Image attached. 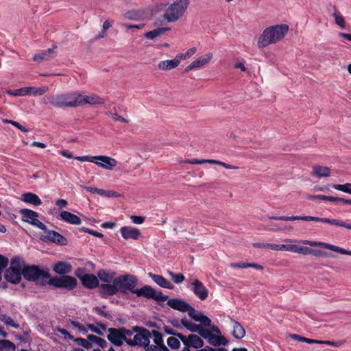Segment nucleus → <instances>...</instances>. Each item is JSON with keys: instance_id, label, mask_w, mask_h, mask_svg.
<instances>
[{"instance_id": "25", "label": "nucleus", "mask_w": 351, "mask_h": 351, "mask_svg": "<svg viewBox=\"0 0 351 351\" xmlns=\"http://www.w3.org/2000/svg\"><path fill=\"white\" fill-rule=\"evenodd\" d=\"M22 276V271H15L8 268L4 274V278L9 282L18 284L21 282Z\"/></svg>"}, {"instance_id": "46", "label": "nucleus", "mask_w": 351, "mask_h": 351, "mask_svg": "<svg viewBox=\"0 0 351 351\" xmlns=\"http://www.w3.org/2000/svg\"><path fill=\"white\" fill-rule=\"evenodd\" d=\"M333 188L336 190L351 194V183H346L344 184H334Z\"/></svg>"}, {"instance_id": "6", "label": "nucleus", "mask_w": 351, "mask_h": 351, "mask_svg": "<svg viewBox=\"0 0 351 351\" xmlns=\"http://www.w3.org/2000/svg\"><path fill=\"white\" fill-rule=\"evenodd\" d=\"M269 219H272V220H280V221L303 220V221H307L322 222V223H328V224L333 225V226L346 228L348 229L351 230V224L347 223L343 221H340V220H337L335 219L321 218V217H312V216H292V217L271 216V217H269Z\"/></svg>"}, {"instance_id": "56", "label": "nucleus", "mask_w": 351, "mask_h": 351, "mask_svg": "<svg viewBox=\"0 0 351 351\" xmlns=\"http://www.w3.org/2000/svg\"><path fill=\"white\" fill-rule=\"evenodd\" d=\"M130 219L134 223L141 224L144 222L145 217L141 216L131 215Z\"/></svg>"}, {"instance_id": "41", "label": "nucleus", "mask_w": 351, "mask_h": 351, "mask_svg": "<svg viewBox=\"0 0 351 351\" xmlns=\"http://www.w3.org/2000/svg\"><path fill=\"white\" fill-rule=\"evenodd\" d=\"M180 339L176 337H170L167 339V345L172 349H178L180 347Z\"/></svg>"}, {"instance_id": "12", "label": "nucleus", "mask_w": 351, "mask_h": 351, "mask_svg": "<svg viewBox=\"0 0 351 351\" xmlns=\"http://www.w3.org/2000/svg\"><path fill=\"white\" fill-rule=\"evenodd\" d=\"M134 331L136 334L134 336L132 340L127 341V344L132 346H139L144 347L146 344L149 343L151 332L149 330L136 326L134 327Z\"/></svg>"}, {"instance_id": "53", "label": "nucleus", "mask_w": 351, "mask_h": 351, "mask_svg": "<svg viewBox=\"0 0 351 351\" xmlns=\"http://www.w3.org/2000/svg\"><path fill=\"white\" fill-rule=\"evenodd\" d=\"M333 16L335 17V23L338 25H339L341 28H344L345 27V21H344L343 18L341 16L337 14V13H334Z\"/></svg>"}, {"instance_id": "42", "label": "nucleus", "mask_w": 351, "mask_h": 351, "mask_svg": "<svg viewBox=\"0 0 351 351\" xmlns=\"http://www.w3.org/2000/svg\"><path fill=\"white\" fill-rule=\"evenodd\" d=\"M167 273L171 276V280L176 284L182 283L184 280V276L182 274H175L171 271H168Z\"/></svg>"}, {"instance_id": "24", "label": "nucleus", "mask_w": 351, "mask_h": 351, "mask_svg": "<svg viewBox=\"0 0 351 351\" xmlns=\"http://www.w3.org/2000/svg\"><path fill=\"white\" fill-rule=\"evenodd\" d=\"M148 275L160 287L169 289H173L174 288L173 285L162 276L154 274L151 272H149Z\"/></svg>"}, {"instance_id": "43", "label": "nucleus", "mask_w": 351, "mask_h": 351, "mask_svg": "<svg viewBox=\"0 0 351 351\" xmlns=\"http://www.w3.org/2000/svg\"><path fill=\"white\" fill-rule=\"evenodd\" d=\"M7 93L12 96H25L28 94L26 87L15 90H8Z\"/></svg>"}, {"instance_id": "19", "label": "nucleus", "mask_w": 351, "mask_h": 351, "mask_svg": "<svg viewBox=\"0 0 351 351\" xmlns=\"http://www.w3.org/2000/svg\"><path fill=\"white\" fill-rule=\"evenodd\" d=\"M192 291L202 301L205 300L208 296V291L204 284L198 279H195L191 282Z\"/></svg>"}, {"instance_id": "58", "label": "nucleus", "mask_w": 351, "mask_h": 351, "mask_svg": "<svg viewBox=\"0 0 351 351\" xmlns=\"http://www.w3.org/2000/svg\"><path fill=\"white\" fill-rule=\"evenodd\" d=\"M95 312L97 314H99V315H101V316H103V317H106L107 319H111V315L109 313H108V312L102 311L101 309V308L95 307Z\"/></svg>"}, {"instance_id": "47", "label": "nucleus", "mask_w": 351, "mask_h": 351, "mask_svg": "<svg viewBox=\"0 0 351 351\" xmlns=\"http://www.w3.org/2000/svg\"><path fill=\"white\" fill-rule=\"evenodd\" d=\"M124 16L126 19H130V20H138L140 19L141 14L138 11L132 10L126 12L124 14Z\"/></svg>"}, {"instance_id": "17", "label": "nucleus", "mask_w": 351, "mask_h": 351, "mask_svg": "<svg viewBox=\"0 0 351 351\" xmlns=\"http://www.w3.org/2000/svg\"><path fill=\"white\" fill-rule=\"evenodd\" d=\"M178 338L183 343V344L187 347L193 348L195 349L201 348L204 346V341L202 339L200 336L195 334H191L186 337L183 335H180Z\"/></svg>"}, {"instance_id": "23", "label": "nucleus", "mask_w": 351, "mask_h": 351, "mask_svg": "<svg viewBox=\"0 0 351 351\" xmlns=\"http://www.w3.org/2000/svg\"><path fill=\"white\" fill-rule=\"evenodd\" d=\"M120 232L125 239H138L140 231L138 228L131 226H123L120 229Z\"/></svg>"}, {"instance_id": "4", "label": "nucleus", "mask_w": 351, "mask_h": 351, "mask_svg": "<svg viewBox=\"0 0 351 351\" xmlns=\"http://www.w3.org/2000/svg\"><path fill=\"white\" fill-rule=\"evenodd\" d=\"M45 104H51L57 108L77 106V93L50 95L43 98Z\"/></svg>"}, {"instance_id": "31", "label": "nucleus", "mask_w": 351, "mask_h": 351, "mask_svg": "<svg viewBox=\"0 0 351 351\" xmlns=\"http://www.w3.org/2000/svg\"><path fill=\"white\" fill-rule=\"evenodd\" d=\"M311 174L317 178L328 177L331 174V169L327 167L315 165L313 168Z\"/></svg>"}, {"instance_id": "57", "label": "nucleus", "mask_w": 351, "mask_h": 351, "mask_svg": "<svg viewBox=\"0 0 351 351\" xmlns=\"http://www.w3.org/2000/svg\"><path fill=\"white\" fill-rule=\"evenodd\" d=\"M87 326L93 332H95V333H96V334H97L98 335H100V336H103L104 335L103 332L99 328L96 327L95 325L89 324L87 325Z\"/></svg>"}, {"instance_id": "44", "label": "nucleus", "mask_w": 351, "mask_h": 351, "mask_svg": "<svg viewBox=\"0 0 351 351\" xmlns=\"http://www.w3.org/2000/svg\"><path fill=\"white\" fill-rule=\"evenodd\" d=\"M307 199L310 200H314V199H319V200H328L330 202H334V197L333 196H327L324 195H310L307 196Z\"/></svg>"}, {"instance_id": "37", "label": "nucleus", "mask_w": 351, "mask_h": 351, "mask_svg": "<svg viewBox=\"0 0 351 351\" xmlns=\"http://www.w3.org/2000/svg\"><path fill=\"white\" fill-rule=\"evenodd\" d=\"M26 90L28 92L27 95H33L34 96H40V95L45 94V93H47L49 90V88L47 86H43L40 88H36L34 86H31V87H26Z\"/></svg>"}, {"instance_id": "14", "label": "nucleus", "mask_w": 351, "mask_h": 351, "mask_svg": "<svg viewBox=\"0 0 351 351\" xmlns=\"http://www.w3.org/2000/svg\"><path fill=\"white\" fill-rule=\"evenodd\" d=\"M20 213L22 215V221L36 226L42 230H47V226L43 222L37 219V217H38V213L37 212L30 209L24 208L20 210Z\"/></svg>"}, {"instance_id": "39", "label": "nucleus", "mask_w": 351, "mask_h": 351, "mask_svg": "<svg viewBox=\"0 0 351 351\" xmlns=\"http://www.w3.org/2000/svg\"><path fill=\"white\" fill-rule=\"evenodd\" d=\"M0 319L3 322H4L7 325L11 326L12 327L16 329L19 328V324H16L10 316L5 314L1 315Z\"/></svg>"}, {"instance_id": "33", "label": "nucleus", "mask_w": 351, "mask_h": 351, "mask_svg": "<svg viewBox=\"0 0 351 351\" xmlns=\"http://www.w3.org/2000/svg\"><path fill=\"white\" fill-rule=\"evenodd\" d=\"M115 272L101 269L97 271L98 278L106 283L113 282V280L115 278Z\"/></svg>"}, {"instance_id": "15", "label": "nucleus", "mask_w": 351, "mask_h": 351, "mask_svg": "<svg viewBox=\"0 0 351 351\" xmlns=\"http://www.w3.org/2000/svg\"><path fill=\"white\" fill-rule=\"evenodd\" d=\"M300 243H302L303 244L308 245L311 247H321L325 249L330 250L333 252H336L342 254H347L351 256V251L345 250L343 248H341L339 246L332 245L330 243L321 242V241H308V240H301L300 241Z\"/></svg>"}, {"instance_id": "16", "label": "nucleus", "mask_w": 351, "mask_h": 351, "mask_svg": "<svg viewBox=\"0 0 351 351\" xmlns=\"http://www.w3.org/2000/svg\"><path fill=\"white\" fill-rule=\"evenodd\" d=\"M45 235H42L41 240L44 242H52L59 245H66L68 241L66 237L55 230H47Z\"/></svg>"}, {"instance_id": "35", "label": "nucleus", "mask_w": 351, "mask_h": 351, "mask_svg": "<svg viewBox=\"0 0 351 351\" xmlns=\"http://www.w3.org/2000/svg\"><path fill=\"white\" fill-rule=\"evenodd\" d=\"M170 30L169 27H158L145 34V37L148 39H154L163 35L167 31Z\"/></svg>"}, {"instance_id": "36", "label": "nucleus", "mask_w": 351, "mask_h": 351, "mask_svg": "<svg viewBox=\"0 0 351 351\" xmlns=\"http://www.w3.org/2000/svg\"><path fill=\"white\" fill-rule=\"evenodd\" d=\"M24 265L23 261L19 257L16 256L11 259L10 266L8 269L23 271Z\"/></svg>"}, {"instance_id": "62", "label": "nucleus", "mask_w": 351, "mask_h": 351, "mask_svg": "<svg viewBox=\"0 0 351 351\" xmlns=\"http://www.w3.org/2000/svg\"><path fill=\"white\" fill-rule=\"evenodd\" d=\"M300 341L306 342V343H309V344H313V343H318V344H319V343H320L319 340L308 339V338H306V337H301Z\"/></svg>"}, {"instance_id": "59", "label": "nucleus", "mask_w": 351, "mask_h": 351, "mask_svg": "<svg viewBox=\"0 0 351 351\" xmlns=\"http://www.w3.org/2000/svg\"><path fill=\"white\" fill-rule=\"evenodd\" d=\"M144 348L145 351H161V348L157 345H150L149 343L146 344Z\"/></svg>"}, {"instance_id": "10", "label": "nucleus", "mask_w": 351, "mask_h": 351, "mask_svg": "<svg viewBox=\"0 0 351 351\" xmlns=\"http://www.w3.org/2000/svg\"><path fill=\"white\" fill-rule=\"evenodd\" d=\"M86 271L84 267H78L75 270L74 274L85 288L93 289L99 287V282L97 276L92 274H87Z\"/></svg>"}, {"instance_id": "55", "label": "nucleus", "mask_w": 351, "mask_h": 351, "mask_svg": "<svg viewBox=\"0 0 351 351\" xmlns=\"http://www.w3.org/2000/svg\"><path fill=\"white\" fill-rule=\"evenodd\" d=\"M56 330L61 335H64L65 338L73 339V336H72L66 329L58 327L56 328Z\"/></svg>"}, {"instance_id": "1", "label": "nucleus", "mask_w": 351, "mask_h": 351, "mask_svg": "<svg viewBox=\"0 0 351 351\" xmlns=\"http://www.w3.org/2000/svg\"><path fill=\"white\" fill-rule=\"evenodd\" d=\"M289 26L286 24L276 25L266 28L258 40L259 48H264L282 38L288 32Z\"/></svg>"}, {"instance_id": "63", "label": "nucleus", "mask_w": 351, "mask_h": 351, "mask_svg": "<svg viewBox=\"0 0 351 351\" xmlns=\"http://www.w3.org/2000/svg\"><path fill=\"white\" fill-rule=\"evenodd\" d=\"M12 125L19 129L21 131L23 132H29V130L22 125H21L19 122L14 121L13 123H12Z\"/></svg>"}, {"instance_id": "8", "label": "nucleus", "mask_w": 351, "mask_h": 351, "mask_svg": "<svg viewBox=\"0 0 351 351\" xmlns=\"http://www.w3.org/2000/svg\"><path fill=\"white\" fill-rule=\"evenodd\" d=\"M75 159L81 162L88 161L93 162L99 167L108 170H112L117 165V161L114 158L103 155L96 156H76Z\"/></svg>"}, {"instance_id": "45", "label": "nucleus", "mask_w": 351, "mask_h": 351, "mask_svg": "<svg viewBox=\"0 0 351 351\" xmlns=\"http://www.w3.org/2000/svg\"><path fill=\"white\" fill-rule=\"evenodd\" d=\"M12 349L13 351L15 350L16 346L14 343L10 340L3 339L0 340V350L3 349Z\"/></svg>"}, {"instance_id": "54", "label": "nucleus", "mask_w": 351, "mask_h": 351, "mask_svg": "<svg viewBox=\"0 0 351 351\" xmlns=\"http://www.w3.org/2000/svg\"><path fill=\"white\" fill-rule=\"evenodd\" d=\"M310 250H311V247L298 245L296 253H298V254H300L302 255H310Z\"/></svg>"}, {"instance_id": "34", "label": "nucleus", "mask_w": 351, "mask_h": 351, "mask_svg": "<svg viewBox=\"0 0 351 351\" xmlns=\"http://www.w3.org/2000/svg\"><path fill=\"white\" fill-rule=\"evenodd\" d=\"M202 337L206 339L210 345L213 346H220V343H219V336L213 334L209 329L206 328L205 332H202Z\"/></svg>"}, {"instance_id": "9", "label": "nucleus", "mask_w": 351, "mask_h": 351, "mask_svg": "<svg viewBox=\"0 0 351 351\" xmlns=\"http://www.w3.org/2000/svg\"><path fill=\"white\" fill-rule=\"evenodd\" d=\"M47 284L56 288H64L67 291H73L77 285V280L71 276L64 275L51 278Z\"/></svg>"}, {"instance_id": "27", "label": "nucleus", "mask_w": 351, "mask_h": 351, "mask_svg": "<svg viewBox=\"0 0 351 351\" xmlns=\"http://www.w3.org/2000/svg\"><path fill=\"white\" fill-rule=\"evenodd\" d=\"M60 219L73 225H79L81 223V219L76 215L69 211H62L60 214Z\"/></svg>"}, {"instance_id": "28", "label": "nucleus", "mask_w": 351, "mask_h": 351, "mask_svg": "<svg viewBox=\"0 0 351 351\" xmlns=\"http://www.w3.org/2000/svg\"><path fill=\"white\" fill-rule=\"evenodd\" d=\"M21 200L34 206H40L42 204V201L40 197L36 194L31 192L23 193L21 196Z\"/></svg>"}, {"instance_id": "29", "label": "nucleus", "mask_w": 351, "mask_h": 351, "mask_svg": "<svg viewBox=\"0 0 351 351\" xmlns=\"http://www.w3.org/2000/svg\"><path fill=\"white\" fill-rule=\"evenodd\" d=\"M180 63L178 58L176 56L173 60H167L160 62L158 64V68L162 71H169L176 68Z\"/></svg>"}, {"instance_id": "11", "label": "nucleus", "mask_w": 351, "mask_h": 351, "mask_svg": "<svg viewBox=\"0 0 351 351\" xmlns=\"http://www.w3.org/2000/svg\"><path fill=\"white\" fill-rule=\"evenodd\" d=\"M134 294L138 297H143L147 299H153L158 302H165L168 300V296L162 294V291H156L150 285H145L141 289H136Z\"/></svg>"}, {"instance_id": "2", "label": "nucleus", "mask_w": 351, "mask_h": 351, "mask_svg": "<svg viewBox=\"0 0 351 351\" xmlns=\"http://www.w3.org/2000/svg\"><path fill=\"white\" fill-rule=\"evenodd\" d=\"M167 304L174 310L180 312H187L189 316L194 321H201L204 323L208 321L206 315H204L201 311H196L193 307L189 305V304L182 299H169Z\"/></svg>"}, {"instance_id": "7", "label": "nucleus", "mask_w": 351, "mask_h": 351, "mask_svg": "<svg viewBox=\"0 0 351 351\" xmlns=\"http://www.w3.org/2000/svg\"><path fill=\"white\" fill-rule=\"evenodd\" d=\"M113 283L117 286L118 291L123 294L129 292L134 293L138 285V278L132 274H124L113 280Z\"/></svg>"}, {"instance_id": "48", "label": "nucleus", "mask_w": 351, "mask_h": 351, "mask_svg": "<svg viewBox=\"0 0 351 351\" xmlns=\"http://www.w3.org/2000/svg\"><path fill=\"white\" fill-rule=\"evenodd\" d=\"M74 341L75 342H76L78 345H80L82 346V347L86 348V349H89L90 348H92V343H90V341H89V340H86L84 338H81V337H77L76 339H74Z\"/></svg>"}, {"instance_id": "13", "label": "nucleus", "mask_w": 351, "mask_h": 351, "mask_svg": "<svg viewBox=\"0 0 351 351\" xmlns=\"http://www.w3.org/2000/svg\"><path fill=\"white\" fill-rule=\"evenodd\" d=\"M206 318L208 321L207 322H205V323L201 321H197V322H199V324L191 322L189 320H188L186 317L182 318L180 322L181 324L184 327H185L189 331L191 332H196L202 337V335H203L202 332H205L206 329V328L210 326L211 320L207 316Z\"/></svg>"}, {"instance_id": "64", "label": "nucleus", "mask_w": 351, "mask_h": 351, "mask_svg": "<svg viewBox=\"0 0 351 351\" xmlns=\"http://www.w3.org/2000/svg\"><path fill=\"white\" fill-rule=\"evenodd\" d=\"M67 204V201L64 199H58L56 202V205L60 208H64Z\"/></svg>"}, {"instance_id": "20", "label": "nucleus", "mask_w": 351, "mask_h": 351, "mask_svg": "<svg viewBox=\"0 0 351 351\" xmlns=\"http://www.w3.org/2000/svg\"><path fill=\"white\" fill-rule=\"evenodd\" d=\"M104 102L105 101L103 98L97 95H82L77 93V106L86 104L91 105L104 104Z\"/></svg>"}, {"instance_id": "22", "label": "nucleus", "mask_w": 351, "mask_h": 351, "mask_svg": "<svg viewBox=\"0 0 351 351\" xmlns=\"http://www.w3.org/2000/svg\"><path fill=\"white\" fill-rule=\"evenodd\" d=\"M99 294L104 298H107L109 296L116 295L119 291L117 286L115 284H101L99 285Z\"/></svg>"}, {"instance_id": "61", "label": "nucleus", "mask_w": 351, "mask_h": 351, "mask_svg": "<svg viewBox=\"0 0 351 351\" xmlns=\"http://www.w3.org/2000/svg\"><path fill=\"white\" fill-rule=\"evenodd\" d=\"M333 202H341V203H343L345 204H350L351 205V199H345L343 197H334Z\"/></svg>"}, {"instance_id": "50", "label": "nucleus", "mask_w": 351, "mask_h": 351, "mask_svg": "<svg viewBox=\"0 0 351 351\" xmlns=\"http://www.w3.org/2000/svg\"><path fill=\"white\" fill-rule=\"evenodd\" d=\"M196 52V48L193 47L187 50L185 53L183 54H178L176 56L178 58L179 61L180 62L182 60H185L195 54Z\"/></svg>"}, {"instance_id": "49", "label": "nucleus", "mask_w": 351, "mask_h": 351, "mask_svg": "<svg viewBox=\"0 0 351 351\" xmlns=\"http://www.w3.org/2000/svg\"><path fill=\"white\" fill-rule=\"evenodd\" d=\"M152 335L154 337V341L156 345L160 346L163 343L162 335L158 330H153Z\"/></svg>"}, {"instance_id": "3", "label": "nucleus", "mask_w": 351, "mask_h": 351, "mask_svg": "<svg viewBox=\"0 0 351 351\" xmlns=\"http://www.w3.org/2000/svg\"><path fill=\"white\" fill-rule=\"evenodd\" d=\"M22 273L26 280L34 282L36 285L40 286L47 284L46 280L50 278V274L47 271L42 269L36 265H24Z\"/></svg>"}, {"instance_id": "51", "label": "nucleus", "mask_w": 351, "mask_h": 351, "mask_svg": "<svg viewBox=\"0 0 351 351\" xmlns=\"http://www.w3.org/2000/svg\"><path fill=\"white\" fill-rule=\"evenodd\" d=\"M121 332L123 333V335L124 336V341L127 343V341H128L129 340H132V339L131 338L132 336L133 335L134 331V327L132 328V330H128V329H126L125 328H121Z\"/></svg>"}, {"instance_id": "18", "label": "nucleus", "mask_w": 351, "mask_h": 351, "mask_svg": "<svg viewBox=\"0 0 351 351\" xmlns=\"http://www.w3.org/2000/svg\"><path fill=\"white\" fill-rule=\"evenodd\" d=\"M108 335H107L108 340L115 346H121L124 342V336L121 332V328H108Z\"/></svg>"}, {"instance_id": "60", "label": "nucleus", "mask_w": 351, "mask_h": 351, "mask_svg": "<svg viewBox=\"0 0 351 351\" xmlns=\"http://www.w3.org/2000/svg\"><path fill=\"white\" fill-rule=\"evenodd\" d=\"M319 344H326L329 346H332L335 347H339L342 345V341H319Z\"/></svg>"}, {"instance_id": "21", "label": "nucleus", "mask_w": 351, "mask_h": 351, "mask_svg": "<svg viewBox=\"0 0 351 351\" xmlns=\"http://www.w3.org/2000/svg\"><path fill=\"white\" fill-rule=\"evenodd\" d=\"M213 58V54L211 53H207L204 56L199 57L198 59L192 62L189 65H188L184 70L183 73L189 72L191 70H193L197 68H200L205 64H206Z\"/></svg>"}, {"instance_id": "38", "label": "nucleus", "mask_w": 351, "mask_h": 351, "mask_svg": "<svg viewBox=\"0 0 351 351\" xmlns=\"http://www.w3.org/2000/svg\"><path fill=\"white\" fill-rule=\"evenodd\" d=\"M87 339L90 341V343H95L103 349L106 348L108 346V343L105 339L96 335H88L87 336Z\"/></svg>"}, {"instance_id": "26", "label": "nucleus", "mask_w": 351, "mask_h": 351, "mask_svg": "<svg viewBox=\"0 0 351 351\" xmlns=\"http://www.w3.org/2000/svg\"><path fill=\"white\" fill-rule=\"evenodd\" d=\"M53 269L56 274L64 276L72 271V265L67 262L60 261L54 265Z\"/></svg>"}, {"instance_id": "40", "label": "nucleus", "mask_w": 351, "mask_h": 351, "mask_svg": "<svg viewBox=\"0 0 351 351\" xmlns=\"http://www.w3.org/2000/svg\"><path fill=\"white\" fill-rule=\"evenodd\" d=\"M310 255H313L315 257H333L334 255L330 254L328 252L317 250L311 248L310 250Z\"/></svg>"}, {"instance_id": "30", "label": "nucleus", "mask_w": 351, "mask_h": 351, "mask_svg": "<svg viewBox=\"0 0 351 351\" xmlns=\"http://www.w3.org/2000/svg\"><path fill=\"white\" fill-rule=\"evenodd\" d=\"M57 47H54L53 48H50L47 50L43 51L40 53L34 55L33 60L35 62H41L43 60H49V59L52 58L53 57V55L55 53V49H56Z\"/></svg>"}, {"instance_id": "52", "label": "nucleus", "mask_w": 351, "mask_h": 351, "mask_svg": "<svg viewBox=\"0 0 351 351\" xmlns=\"http://www.w3.org/2000/svg\"><path fill=\"white\" fill-rule=\"evenodd\" d=\"M106 114L111 117L116 121H120V122L125 123H128V120L122 117L117 113H112L111 112H106Z\"/></svg>"}, {"instance_id": "5", "label": "nucleus", "mask_w": 351, "mask_h": 351, "mask_svg": "<svg viewBox=\"0 0 351 351\" xmlns=\"http://www.w3.org/2000/svg\"><path fill=\"white\" fill-rule=\"evenodd\" d=\"M189 4V0H178L175 1L168 7L162 15V19L160 21V23H162L164 21L173 23L179 20L186 12Z\"/></svg>"}, {"instance_id": "32", "label": "nucleus", "mask_w": 351, "mask_h": 351, "mask_svg": "<svg viewBox=\"0 0 351 351\" xmlns=\"http://www.w3.org/2000/svg\"><path fill=\"white\" fill-rule=\"evenodd\" d=\"M231 322L233 324L232 336L237 339H241L245 335V330L241 325L240 323L231 319Z\"/></svg>"}]
</instances>
